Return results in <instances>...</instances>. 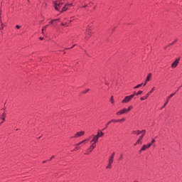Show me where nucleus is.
Masks as SVG:
<instances>
[{
	"mask_svg": "<svg viewBox=\"0 0 182 182\" xmlns=\"http://www.w3.org/2000/svg\"><path fill=\"white\" fill-rule=\"evenodd\" d=\"M53 4L56 11H60V8L62 5H63V0H57L53 1Z\"/></svg>",
	"mask_w": 182,
	"mask_h": 182,
	"instance_id": "nucleus-1",
	"label": "nucleus"
},
{
	"mask_svg": "<svg viewBox=\"0 0 182 182\" xmlns=\"http://www.w3.org/2000/svg\"><path fill=\"white\" fill-rule=\"evenodd\" d=\"M93 137L94 141H99V137H103L105 136V133L100 130L97 132V135H92Z\"/></svg>",
	"mask_w": 182,
	"mask_h": 182,
	"instance_id": "nucleus-2",
	"label": "nucleus"
},
{
	"mask_svg": "<svg viewBox=\"0 0 182 182\" xmlns=\"http://www.w3.org/2000/svg\"><path fill=\"white\" fill-rule=\"evenodd\" d=\"M90 143H92V144L87 150V153H92V151L95 150V149L96 148V143H97V141H95L92 138V140L90 141Z\"/></svg>",
	"mask_w": 182,
	"mask_h": 182,
	"instance_id": "nucleus-3",
	"label": "nucleus"
},
{
	"mask_svg": "<svg viewBox=\"0 0 182 182\" xmlns=\"http://www.w3.org/2000/svg\"><path fill=\"white\" fill-rule=\"evenodd\" d=\"M134 97V95H131L129 96H126L124 99L122 101V103H129L132 99Z\"/></svg>",
	"mask_w": 182,
	"mask_h": 182,
	"instance_id": "nucleus-4",
	"label": "nucleus"
},
{
	"mask_svg": "<svg viewBox=\"0 0 182 182\" xmlns=\"http://www.w3.org/2000/svg\"><path fill=\"white\" fill-rule=\"evenodd\" d=\"M127 112V110L126 108H124L122 109H120L119 111L116 112L117 116H122V114H125Z\"/></svg>",
	"mask_w": 182,
	"mask_h": 182,
	"instance_id": "nucleus-5",
	"label": "nucleus"
},
{
	"mask_svg": "<svg viewBox=\"0 0 182 182\" xmlns=\"http://www.w3.org/2000/svg\"><path fill=\"white\" fill-rule=\"evenodd\" d=\"M155 89V87H152L151 90L146 94V97H141V100H146V99H147V97H149V96H150V95L154 92Z\"/></svg>",
	"mask_w": 182,
	"mask_h": 182,
	"instance_id": "nucleus-6",
	"label": "nucleus"
},
{
	"mask_svg": "<svg viewBox=\"0 0 182 182\" xmlns=\"http://www.w3.org/2000/svg\"><path fill=\"white\" fill-rule=\"evenodd\" d=\"M150 147H151V143H149L147 145H146V144L143 145L139 151L140 152L144 151L147 150V149H150Z\"/></svg>",
	"mask_w": 182,
	"mask_h": 182,
	"instance_id": "nucleus-7",
	"label": "nucleus"
},
{
	"mask_svg": "<svg viewBox=\"0 0 182 182\" xmlns=\"http://www.w3.org/2000/svg\"><path fill=\"white\" fill-rule=\"evenodd\" d=\"M174 95H176L175 93L171 94L166 99V103L164 105V106L161 107V109H164L165 106H167V103H168V102H170V99H171L173 97V96H174Z\"/></svg>",
	"mask_w": 182,
	"mask_h": 182,
	"instance_id": "nucleus-8",
	"label": "nucleus"
},
{
	"mask_svg": "<svg viewBox=\"0 0 182 182\" xmlns=\"http://www.w3.org/2000/svg\"><path fill=\"white\" fill-rule=\"evenodd\" d=\"M85 134V132L81 131L79 132H77L74 136L72 137V139H77V137H82V136H83Z\"/></svg>",
	"mask_w": 182,
	"mask_h": 182,
	"instance_id": "nucleus-9",
	"label": "nucleus"
},
{
	"mask_svg": "<svg viewBox=\"0 0 182 182\" xmlns=\"http://www.w3.org/2000/svg\"><path fill=\"white\" fill-rule=\"evenodd\" d=\"M180 62V58H177L171 65V68L173 69H176L177 68V65H178V63Z\"/></svg>",
	"mask_w": 182,
	"mask_h": 182,
	"instance_id": "nucleus-10",
	"label": "nucleus"
},
{
	"mask_svg": "<svg viewBox=\"0 0 182 182\" xmlns=\"http://www.w3.org/2000/svg\"><path fill=\"white\" fill-rule=\"evenodd\" d=\"M141 133H144V134H146V130L143 129L141 131L136 130L132 132V134H136L137 136H139V134H140Z\"/></svg>",
	"mask_w": 182,
	"mask_h": 182,
	"instance_id": "nucleus-11",
	"label": "nucleus"
},
{
	"mask_svg": "<svg viewBox=\"0 0 182 182\" xmlns=\"http://www.w3.org/2000/svg\"><path fill=\"white\" fill-rule=\"evenodd\" d=\"M6 117V113L4 112L2 114V115L0 117V118L1 119L2 122L0 123V125L4 123V122H5V118Z\"/></svg>",
	"mask_w": 182,
	"mask_h": 182,
	"instance_id": "nucleus-12",
	"label": "nucleus"
},
{
	"mask_svg": "<svg viewBox=\"0 0 182 182\" xmlns=\"http://www.w3.org/2000/svg\"><path fill=\"white\" fill-rule=\"evenodd\" d=\"M142 136H139L136 142L134 144V146H137V144H143V139H141Z\"/></svg>",
	"mask_w": 182,
	"mask_h": 182,
	"instance_id": "nucleus-13",
	"label": "nucleus"
},
{
	"mask_svg": "<svg viewBox=\"0 0 182 182\" xmlns=\"http://www.w3.org/2000/svg\"><path fill=\"white\" fill-rule=\"evenodd\" d=\"M151 79V73H149L146 77V83H147V82H150Z\"/></svg>",
	"mask_w": 182,
	"mask_h": 182,
	"instance_id": "nucleus-14",
	"label": "nucleus"
},
{
	"mask_svg": "<svg viewBox=\"0 0 182 182\" xmlns=\"http://www.w3.org/2000/svg\"><path fill=\"white\" fill-rule=\"evenodd\" d=\"M112 122H113L114 123H117V119H112L111 121L108 122L106 124L105 129L107 127V126H109V124H110V123H112Z\"/></svg>",
	"mask_w": 182,
	"mask_h": 182,
	"instance_id": "nucleus-15",
	"label": "nucleus"
},
{
	"mask_svg": "<svg viewBox=\"0 0 182 182\" xmlns=\"http://www.w3.org/2000/svg\"><path fill=\"white\" fill-rule=\"evenodd\" d=\"M65 11H68V4H65V5L63 7V9H62V10L60 11V12H65Z\"/></svg>",
	"mask_w": 182,
	"mask_h": 182,
	"instance_id": "nucleus-16",
	"label": "nucleus"
},
{
	"mask_svg": "<svg viewBox=\"0 0 182 182\" xmlns=\"http://www.w3.org/2000/svg\"><path fill=\"white\" fill-rule=\"evenodd\" d=\"M91 28H92V26H90V25H88L87 26V35H90V32H89L88 31H90Z\"/></svg>",
	"mask_w": 182,
	"mask_h": 182,
	"instance_id": "nucleus-17",
	"label": "nucleus"
},
{
	"mask_svg": "<svg viewBox=\"0 0 182 182\" xmlns=\"http://www.w3.org/2000/svg\"><path fill=\"white\" fill-rule=\"evenodd\" d=\"M113 161H114V159L109 158L108 161V164H113Z\"/></svg>",
	"mask_w": 182,
	"mask_h": 182,
	"instance_id": "nucleus-18",
	"label": "nucleus"
},
{
	"mask_svg": "<svg viewBox=\"0 0 182 182\" xmlns=\"http://www.w3.org/2000/svg\"><path fill=\"white\" fill-rule=\"evenodd\" d=\"M143 86V83L137 85L136 87H134V89H139V87H141Z\"/></svg>",
	"mask_w": 182,
	"mask_h": 182,
	"instance_id": "nucleus-19",
	"label": "nucleus"
},
{
	"mask_svg": "<svg viewBox=\"0 0 182 182\" xmlns=\"http://www.w3.org/2000/svg\"><path fill=\"white\" fill-rule=\"evenodd\" d=\"M132 109H133V106H129L127 109V113H129V112H130V110H132Z\"/></svg>",
	"mask_w": 182,
	"mask_h": 182,
	"instance_id": "nucleus-20",
	"label": "nucleus"
},
{
	"mask_svg": "<svg viewBox=\"0 0 182 182\" xmlns=\"http://www.w3.org/2000/svg\"><path fill=\"white\" fill-rule=\"evenodd\" d=\"M116 154V153L113 152L111 156H109V159H112L114 160V155Z\"/></svg>",
	"mask_w": 182,
	"mask_h": 182,
	"instance_id": "nucleus-21",
	"label": "nucleus"
},
{
	"mask_svg": "<svg viewBox=\"0 0 182 182\" xmlns=\"http://www.w3.org/2000/svg\"><path fill=\"white\" fill-rule=\"evenodd\" d=\"M110 102H111L112 105H114V99H113V96L111 97Z\"/></svg>",
	"mask_w": 182,
	"mask_h": 182,
	"instance_id": "nucleus-22",
	"label": "nucleus"
},
{
	"mask_svg": "<svg viewBox=\"0 0 182 182\" xmlns=\"http://www.w3.org/2000/svg\"><path fill=\"white\" fill-rule=\"evenodd\" d=\"M106 168H108V169L112 168V164L108 163V165L106 166Z\"/></svg>",
	"mask_w": 182,
	"mask_h": 182,
	"instance_id": "nucleus-23",
	"label": "nucleus"
},
{
	"mask_svg": "<svg viewBox=\"0 0 182 182\" xmlns=\"http://www.w3.org/2000/svg\"><path fill=\"white\" fill-rule=\"evenodd\" d=\"M177 41H178V39H176L173 43H171V44H169V46H171L173 45H174L176 43V42H177Z\"/></svg>",
	"mask_w": 182,
	"mask_h": 182,
	"instance_id": "nucleus-24",
	"label": "nucleus"
},
{
	"mask_svg": "<svg viewBox=\"0 0 182 182\" xmlns=\"http://www.w3.org/2000/svg\"><path fill=\"white\" fill-rule=\"evenodd\" d=\"M141 93H143V91L139 90V91L136 94V96H139V95H141Z\"/></svg>",
	"mask_w": 182,
	"mask_h": 182,
	"instance_id": "nucleus-25",
	"label": "nucleus"
},
{
	"mask_svg": "<svg viewBox=\"0 0 182 182\" xmlns=\"http://www.w3.org/2000/svg\"><path fill=\"white\" fill-rule=\"evenodd\" d=\"M49 25H46L45 26L43 27L42 31H46V28H48Z\"/></svg>",
	"mask_w": 182,
	"mask_h": 182,
	"instance_id": "nucleus-26",
	"label": "nucleus"
},
{
	"mask_svg": "<svg viewBox=\"0 0 182 182\" xmlns=\"http://www.w3.org/2000/svg\"><path fill=\"white\" fill-rule=\"evenodd\" d=\"M124 118H122V119H118V120H117V122H124Z\"/></svg>",
	"mask_w": 182,
	"mask_h": 182,
	"instance_id": "nucleus-27",
	"label": "nucleus"
},
{
	"mask_svg": "<svg viewBox=\"0 0 182 182\" xmlns=\"http://www.w3.org/2000/svg\"><path fill=\"white\" fill-rule=\"evenodd\" d=\"M144 133H141V135L139 137H141V139L143 140V137H144Z\"/></svg>",
	"mask_w": 182,
	"mask_h": 182,
	"instance_id": "nucleus-28",
	"label": "nucleus"
},
{
	"mask_svg": "<svg viewBox=\"0 0 182 182\" xmlns=\"http://www.w3.org/2000/svg\"><path fill=\"white\" fill-rule=\"evenodd\" d=\"M155 142H156V139H153L151 141V145L153 144V143H155Z\"/></svg>",
	"mask_w": 182,
	"mask_h": 182,
	"instance_id": "nucleus-29",
	"label": "nucleus"
},
{
	"mask_svg": "<svg viewBox=\"0 0 182 182\" xmlns=\"http://www.w3.org/2000/svg\"><path fill=\"white\" fill-rule=\"evenodd\" d=\"M55 21H56V20L53 19V20L50 21V23H51V25H52L53 23V22H55Z\"/></svg>",
	"mask_w": 182,
	"mask_h": 182,
	"instance_id": "nucleus-30",
	"label": "nucleus"
},
{
	"mask_svg": "<svg viewBox=\"0 0 182 182\" xmlns=\"http://www.w3.org/2000/svg\"><path fill=\"white\" fill-rule=\"evenodd\" d=\"M76 150H79V147L76 146V147L75 148V149L73 150V151H76Z\"/></svg>",
	"mask_w": 182,
	"mask_h": 182,
	"instance_id": "nucleus-31",
	"label": "nucleus"
},
{
	"mask_svg": "<svg viewBox=\"0 0 182 182\" xmlns=\"http://www.w3.org/2000/svg\"><path fill=\"white\" fill-rule=\"evenodd\" d=\"M16 28H17V29H20L21 26H19V25H16Z\"/></svg>",
	"mask_w": 182,
	"mask_h": 182,
	"instance_id": "nucleus-32",
	"label": "nucleus"
},
{
	"mask_svg": "<svg viewBox=\"0 0 182 182\" xmlns=\"http://www.w3.org/2000/svg\"><path fill=\"white\" fill-rule=\"evenodd\" d=\"M83 143H85V141H81L80 143H78V144H83Z\"/></svg>",
	"mask_w": 182,
	"mask_h": 182,
	"instance_id": "nucleus-33",
	"label": "nucleus"
},
{
	"mask_svg": "<svg viewBox=\"0 0 182 182\" xmlns=\"http://www.w3.org/2000/svg\"><path fill=\"white\" fill-rule=\"evenodd\" d=\"M83 141H85V143H86V141H89V139H85L83 140Z\"/></svg>",
	"mask_w": 182,
	"mask_h": 182,
	"instance_id": "nucleus-34",
	"label": "nucleus"
},
{
	"mask_svg": "<svg viewBox=\"0 0 182 182\" xmlns=\"http://www.w3.org/2000/svg\"><path fill=\"white\" fill-rule=\"evenodd\" d=\"M123 159V154H121V157L119 158V160H122Z\"/></svg>",
	"mask_w": 182,
	"mask_h": 182,
	"instance_id": "nucleus-35",
	"label": "nucleus"
},
{
	"mask_svg": "<svg viewBox=\"0 0 182 182\" xmlns=\"http://www.w3.org/2000/svg\"><path fill=\"white\" fill-rule=\"evenodd\" d=\"M61 25H62V26H66V24L63 23H62Z\"/></svg>",
	"mask_w": 182,
	"mask_h": 182,
	"instance_id": "nucleus-36",
	"label": "nucleus"
},
{
	"mask_svg": "<svg viewBox=\"0 0 182 182\" xmlns=\"http://www.w3.org/2000/svg\"><path fill=\"white\" fill-rule=\"evenodd\" d=\"M0 29H4V23H1V28Z\"/></svg>",
	"mask_w": 182,
	"mask_h": 182,
	"instance_id": "nucleus-37",
	"label": "nucleus"
},
{
	"mask_svg": "<svg viewBox=\"0 0 182 182\" xmlns=\"http://www.w3.org/2000/svg\"><path fill=\"white\" fill-rule=\"evenodd\" d=\"M72 4H67V6H72Z\"/></svg>",
	"mask_w": 182,
	"mask_h": 182,
	"instance_id": "nucleus-38",
	"label": "nucleus"
},
{
	"mask_svg": "<svg viewBox=\"0 0 182 182\" xmlns=\"http://www.w3.org/2000/svg\"><path fill=\"white\" fill-rule=\"evenodd\" d=\"M40 41H43V37H40Z\"/></svg>",
	"mask_w": 182,
	"mask_h": 182,
	"instance_id": "nucleus-39",
	"label": "nucleus"
},
{
	"mask_svg": "<svg viewBox=\"0 0 182 182\" xmlns=\"http://www.w3.org/2000/svg\"><path fill=\"white\" fill-rule=\"evenodd\" d=\"M52 159H55V156H53L50 159V161L52 160Z\"/></svg>",
	"mask_w": 182,
	"mask_h": 182,
	"instance_id": "nucleus-40",
	"label": "nucleus"
},
{
	"mask_svg": "<svg viewBox=\"0 0 182 182\" xmlns=\"http://www.w3.org/2000/svg\"><path fill=\"white\" fill-rule=\"evenodd\" d=\"M87 92H89V89H87L85 93H87Z\"/></svg>",
	"mask_w": 182,
	"mask_h": 182,
	"instance_id": "nucleus-41",
	"label": "nucleus"
},
{
	"mask_svg": "<svg viewBox=\"0 0 182 182\" xmlns=\"http://www.w3.org/2000/svg\"><path fill=\"white\" fill-rule=\"evenodd\" d=\"M146 85H147V82H146V80H145V82L144 84V86H146Z\"/></svg>",
	"mask_w": 182,
	"mask_h": 182,
	"instance_id": "nucleus-42",
	"label": "nucleus"
},
{
	"mask_svg": "<svg viewBox=\"0 0 182 182\" xmlns=\"http://www.w3.org/2000/svg\"><path fill=\"white\" fill-rule=\"evenodd\" d=\"M75 46H76V45H74L73 46H72L71 48H70V49H72V48H75Z\"/></svg>",
	"mask_w": 182,
	"mask_h": 182,
	"instance_id": "nucleus-43",
	"label": "nucleus"
},
{
	"mask_svg": "<svg viewBox=\"0 0 182 182\" xmlns=\"http://www.w3.org/2000/svg\"><path fill=\"white\" fill-rule=\"evenodd\" d=\"M86 6H87V5H84L82 8H86Z\"/></svg>",
	"mask_w": 182,
	"mask_h": 182,
	"instance_id": "nucleus-44",
	"label": "nucleus"
},
{
	"mask_svg": "<svg viewBox=\"0 0 182 182\" xmlns=\"http://www.w3.org/2000/svg\"><path fill=\"white\" fill-rule=\"evenodd\" d=\"M54 21H59V18H57V19H54Z\"/></svg>",
	"mask_w": 182,
	"mask_h": 182,
	"instance_id": "nucleus-45",
	"label": "nucleus"
},
{
	"mask_svg": "<svg viewBox=\"0 0 182 182\" xmlns=\"http://www.w3.org/2000/svg\"><path fill=\"white\" fill-rule=\"evenodd\" d=\"M132 95H134V96H136V92H134V94H132Z\"/></svg>",
	"mask_w": 182,
	"mask_h": 182,
	"instance_id": "nucleus-46",
	"label": "nucleus"
},
{
	"mask_svg": "<svg viewBox=\"0 0 182 182\" xmlns=\"http://www.w3.org/2000/svg\"><path fill=\"white\" fill-rule=\"evenodd\" d=\"M76 146H80V144H76Z\"/></svg>",
	"mask_w": 182,
	"mask_h": 182,
	"instance_id": "nucleus-47",
	"label": "nucleus"
},
{
	"mask_svg": "<svg viewBox=\"0 0 182 182\" xmlns=\"http://www.w3.org/2000/svg\"><path fill=\"white\" fill-rule=\"evenodd\" d=\"M179 89H180V87L178 88L177 92H178Z\"/></svg>",
	"mask_w": 182,
	"mask_h": 182,
	"instance_id": "nucleus-48",
	"label": "nucleus"
},
{
	"mask_svg": "<svg viewBox=\"0 0 182 182\" xmlns=\"http://www.w3.org/2000/svg\"><path fill=\"white\" fill-rule=\"evenodd\" d=\"M87 139H88V140H90V137H88Z\"/></svg>",
	"mask_w": 182,
	"mask_h": 182,
	"instance_id": "nucleus-49",
	"label": "nucleus"
},
{
	"mask_svg": "<svg viewBox=\"0 0 182 182\" xmlns=\"http://www.w3.org/2000/svg\"><path fill=\"white\" fill-rule=\"evenodd\" d=\"M43 163H46V161H43Z\"/></svg>",
	"mask_w": 182,
	"mask_h": 182,
	"instance_id": "nucleus-50",
	"label": "nucleus"
},
{
	"mask_svg": "<svg viewBox=\"0 0 182 182\" xmlns=\"http://www.w3.org/2000/svg\"><path fill=\"white\" fill-rule=\"evenodd\" d=\"M72 21H73V20H72V19H71V20H70V22H72Z\"/></svg>",
	"mask_w": 182,
	"mask_h": 182,
	"instance_id": "nucleus-51",
	"label": "nucleus"
},
{
	"mask_svg": "<svg viewBox=\"0 0 182 182\" xmlns=\"http://www.w3.org/2000/svg\"><path fill=\"white\" fill-rule=\"evenodd\" d=\"M144 97H147V95H145Z\"/></svg>",
	"mask_w": 182,
	"mask_h": 182,
	"instance_id": "nucleus-52",
	"label": "nucleus"
},
{
	"mask_svg": "<svg viewBox=\"0 0 182 182\" xmlns=\"http://www.w3.org/2000/svg\"><path fill=\"white\" fill-rule=\"evenodd\" d=\"M27 1L29 3L30 2V1L29 0H27Z\"/></svg>",
	"mask_w": 182,
	"mask_h": 182,
	"instance_id": "nucleus-53",
	"label": "nucleus"
},
{
	"mask_svg": "<svg viewBox=\"0 0 182 182\" xmlns=\"http://www.w3.org/2000/svg\"><path fill=\"white\" fill-rule=\"evenodd\" d=\"M70 19H73V17H71Z\"/></svg>",
	"mask_w": 182,
	"mask_h": 182,
	"instance_id": "nucleus-54",
	"label": "nucleus"
},
{
	"mask_svg": "<svg viewBox=\"0 0 182 182\" xmlns=\"http://www.w3.org/2000/svg\"><path fill=\"white\" fill-rule=\"evenodd\" d=\"M42 33H43H43H43V31H42Z\"/></svg>",
	"mask_w": 182,
	"mask_h": 182,
	"instance_id": "nucleus-55",
	"label": "nucleus"
},
{
	"mask_svg": "<svg viewBox=\"0 0 182 182\" xmlns=\"http://www.w3.org/2000/svg\"><path fill=\"white\" fill-rule=\"evenodd\" d=\"M85 39H87V36L85 37Z\"/></svg>",
	"mask_w": 182,
	"mask_h": 182,
	"instance_id": "nucleus-56",
	"label": "nucleus"
},
{
	"mask_svg": "<svg viewBox=\"0 0 182 182\" xmlns=\"http://www.w3.org/2000/svg\"><path fill=\"white\" fill-rule=\"evenodd\" d=\"M66 50H68V49H70V48H65Z\"/></svg>",
	"mask_w": 182,
	"mask_h": 182,
	"instance_id": "nucleus-57",
	"label": "nucleus"
},
{
	"mask_svg": "<svg viewBox=\"0 0 182 182\" xmlns=\"http://www.w3.org/2000/svg\"><path fill=\"white\" fill-rule=\"evenodd\" d=\"M96 7H94V9H95Z\"/></svg>",
	"mask_w": 182,
	"mask_h": 182,
	"instance_id": "nucleus-58",
	"label": "nucleus"
}]
</instances>
